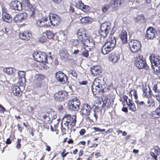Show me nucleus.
I'll return each mask as SVG.
<instances>
[{"mask_svg": "<svg viewBox=\"0 0 160 160\" xmlns=\"http://www.w3.org/2000/svg\"><path fill=\"white\" fill-rule=\"evenodd\" d=\"M75 6L77 8L81 9L85 12L87 13L89 12V7L84 5L81 1H78L76 3Z\"/></svg>", "mask_w": 160, "mask_h": 160, "instance_id": "nucleus-17", "label": "nucleus"}, {"mask_svg": "<svg viewBox=\"0 0 160 160\" xmlns=\"http://www.w3.org/2000/svg\"><path fill=\"white\" fill-rule=\"evenodd\" d=\"M52 39H53V40H54L55 41H60L59 38V36L57 35V34L56 33L54 34Z\"/></svg>", "mask_w": 160, "mask_h": 160, "instance_id": "nucleus-58", "label": "nucleus"}, {"mask_svg": "<svg viewBox=\"0 0 160 160\" xmlns=\"http://www.w3.org/2000/svg\"><path fill=\"white\" fill-rule=\"evenodd\" d=\"M147 103V106L150 108H155V101L153 99H148Z\"/></svg>", "mask_w": 160, "mask_h": 160, "instance_id": "nucleus-34", "label": "nucleus"}, {"mask_svg": "<svg viewBox=\"0 0 160 160\" xmlns=\"http://www.w3.org/2000/svg\"><path fill=\"white\" fill-rule=\"evenodd\" d=\"M93 129L95 132H102L105 131V129H101L97 127H94L93 128Z\"/></svg>", "mask_w": 160, "mask_h": 160, "instance_id": "nucleus-56", "label": "nucleus"}, {"mask_svg": "<svg viewBox=\"0 0 160 160\" xmlns=\"http://www.w3.org/2000/svg\"><path fill=\"white\" fill-rule=\"evenodd\" d=\"M154 152L151 151L150 154L154 160H158V156L160 154V148L158 146H155L153 148Z\"/></svg>", "mask_w": 160, "mask_h": 160, "instance_id": "nucleus-19", "label": "nucleus"}, {"mask_svg": "<svg viewBox=\"0 0 160 160\" xmlns=\"http://www.w3.org/2000/svg\"><path fill=\"white\" fill-rule=\"evenodd\" d=\"M49 114V113L47 111H44L42 112L41 115V119L44 123H48L51 122Z\"/></svg>", "mask_w": 160, "mask_h": 160, "instance_id": "nucleus-21", "label": "nucleus"}, {"mask_svg": "<svg viewBox=\"0 0 160 160\" xmlns=\"http://www.w3.org/2000/svg\"><path fill=\"white\" fill-rule=\"evenodd\" d=\"M151 116L154 119L159 118L160 116V103H159L158 107L155 110L152 112Z\"/></svg>", "mask_w": 160, "mask_h": 160, "instance_id": "nucleus-27", "label": "nucleus"}, {"mask_svg": "<svg viewBox=\"0 0 160 160\" xmlns=\"http://www.w3.org/2000/svg\"><path fill=\"white\" fill-rule=\"evenodd\" d=\"M128 100V103H127V105L129 107V109L132 112H135L137 110V109L132 98L129 99Z\"/></svg>", "mask_w": 160, "mask_h": 160, "instance_id": "nucleus-28", "label": "nucleus"}, {"mask_svg": "<svg viewBox=\"0 0 160 160\" xmlns=\"http://www.w3.org/2000/svg\"><path fill=\"white\" fill-rule=\"evenodd\" d=\"M45 33L44 32L42 33V35L39 38V41L41 42H45L47 41V38L45 36Z\"/></svg>", "mask_w": 160, "mask_h": 160, "instance_id": "nucleus-50", "label": "nucleus"}, {"mask_svg": "<svg viewBox=\"0 0 160 160\" xmlns=\"http://www.w3.org/2000/svg\"><path fill=\"white\" fill-rule=\"evenodd\" d=\"M48 19L46 17H43L40 19L38 20L36 22L37 25L40 27L47 28L50 27L49 22H47Z\"/></svg>", "mask_w": 160, "mask_h": 160, "instance_id": "nucleus-13", "label": "nucleus"}, {"mask_svg": "<svg viewBox=\"0 0 160 160\" xmlns=\"http://www.w3.org/2000/svg\"><path fill=\"white\" fill-rule=\"evenodd\" d=\"M113 4L115 7H118L124 2V0H113Z\"/></svg>", "mask_w": 160, "mask_h": 160, "instance_id": "nucleus-39", "label": "nucleus"}, {"mask_svg": "<svg viewBox=\"0 0 160 160\" xmlns=\"http://www.w3.org/2000/svg\"><path fill=\"white\" fill-rule=\"evenodd\" d=\"M28 17L27 14L26 12L21 13V19L25 20Z\"/></svg>", "mask_w": 160, "mask_h": 160, "instance_id": "nucleus-52", "label": "nucleus"}, {"mask_svg": "<svg viewBox=\"0 0 160 160\" xmlns=\"http://www.w3.org/2000/svg\"><path fill=\"white\" fill-rule=\"evenodd\" d=\"M86 131L84 129H81L79 132V133L81 136H83L86 133Z\"/></svg>", "mask_w": 160, "mask_h": 160, "instance_id": "nucleus-60", "label": "nucleus"}, {"mask_svg": "<svg viewBox=\"0 0 160 160\" xmlns=\"http://www.w3.org/2000/svg\"><path fill=\"white\" fill-rule=\"evenodd\" d=\"M20 14L17 15L14 18V21L16 23H18L20 21Z\"/></svg>", "mask_w": 160, "mask_h": 160, "instance_id": "nucleus-54", "label": "nucleus"}, {"mask_svg": "<svg viewBox=\"0 0 160 160\" xmlns=\"http://www.w3.org/2000/svg\"><path fill=\"white\" fill-rule=\"evenodd\" d=\"M4 71L8 75H12L14 73L13 69L11 68H5L4 69Z\"/></svg>", "mask_w": 160, "mask_h": 160, "instance_id": "nucleus-40", "label": "nucleus"}, {"mask_svg": "<svg viewBox=\"0 0 160 160\" xmlns=\"http://www.w3.org/2000/svg\"><path fill=\"white\" fill-rule=\"evenodd\" d=\"M138 21L141 22L143 23L146 21V19L143 15H140L138 16L137 18Z\"/></svg>", "mask_w": 160, "mask_h": 160, "instance_id": "nucleus-47", "label": "nucleus"}, {"mask_svg": "<svg viewBox=\"0 0 160 160\" xmlns=\"http://www.w3.org/2000/svg\"><path fill=\"white\" fill-rule=\"evenodd\" d=\"M129 96L132 99V96H133L135 100H137L138 99V96L137 91L136 89H133L130 90L129 92Z\"/></svg>", "mask_w": 160, "mask_h": 160, "instance_id": "nucleus-33", "label": "nucleus"}, {"mask_svg": "<svg viewBox=\"0 0 160 160\" xmlns=\"http://www.w3.org/2000/svg\"><path fill=\"white\" fill-rule=\"evenodd\" d=\"M152 68L154 74L157 75H160V65L152 66Z\"/></svg>", "mask_w": 160, "mask_h": 160, "instance_id": "nucleus-36", "label": "nucleus"}, {"mask_svg": "<svg viewBox=\"0 0 160 160\" xmlns=\"http://www.w3.org/2000/svg\"><path fill=\"white\" fill-rule=\"evenodd\" d=\"M110 8V6L109 5H105L102 7V10L103 12H106L108 11Z\"/></svg>", "mask_w": 160, "mask_h": 160, "instance_id": "nucleus-51", "label": "nucleus"}, {"mask_svg": "<svg viewBox=\"0 0 160 160\" xmlns=\"http://www.w3.org/2000/svg\"><path fill=\"white\" fill-rule=\"evenodd\" d=\"M41 52H38L37 51H35L33 53L32 56L34 59L36 61H39Z\"/></svg>", "mask_w": 160, "mask_h": 160, "instance_id": "nucleus-38", "label": "nucleus"}, {"mask_svg": "<svg viewBox=\"0 0 160 160\" xmlns=\"http://www.w3.org/2000/svg\"><path fill=\"white\" fill-rule=\"evenodd\" d=\"M98 32L101 36L103 38H105L107 36L109 33L105 31L102 30L100 28V30L98 31Z\"/></svg>", "mask_w": 160, "mask_h": 160, "instance_id": "nucleus-43", "label": "nucleus"}, {"mask_svg": "<svg viewBox=\"0 0 160 160\" xmlns=\"http://www.w3.org/2000/svg\"><path fill=\"white\" fill-rule=\"evenodd\" d=\"M21 72H22V75H21V86L23 85L24 83H25L26 81V78H25V73L22 71H21Z\"/></svg>", "mask_w": 160, "mask_h": 160, "instance_id": "nucleus-44", "label": "nucleus"}, {"mask_svg": "<svg viewBox=\"0 0 160 160\" xmlns=\"http://www.w3.org/2000/svg\"><path fill=\"white\" fill-rule=\"evenodd\" d=\"M92 74L93 76H100L102 72V69L99 65L93 66L90 69Z\"/></svg>", "mask_w": 160, "mask_h": 160, "instance_id": "nucleus-14", "label": "nucleus"}, {"mask_svg": "<svg viewBox=\"0 0 160 160\" xmlns=\"http://www.w3.org/2000/svg\"><path fill=\"white\" fill-rule=\"evenodd\" d=\"M69 12L72 13L75 11L74 8L72 6H70L69 9Z\"/></svg>", "mask_w": 160, "mask_h": 160, "instance_id": "nucleus-64", "label": "nucleus"}, {"mask_svg": "<svg viewBox=\"0 0 160 160\" xmlns=\"http://www.w3.org/2000/svg\"><path fill=\"white\" fill-rule=\"evenodd\" d=\"M134 64L139 69H144L148 70L149 68L146 62V60L143 58L142 55L138 54L134 57Z\"/></svg>", "mask_w": 160, "mask_h": 160, "instance_id": "nucleus-3", "label": "nucleus"}, {"mask_svg": "<svg viewBox=\"0 0 160 160\" xmlns=\"http://www.w3.org/2000/svg\"><path fill=\"white\" fill-rule=\"evenodd\" d=\"M154 97L155 98L156 100L160 102V94L159 93L156 94L154 96Z\"/></svg>", "mask_w": 160, "mask_h": 160, "instance_id": "nucleus-61", "label": "nucleus"}, {"mask_svg": "<svg viewBox=\"0 0 160 160\" xmlns=\"http://www.w3.org/2000/svg\"><path fill=\"white\" fill-rule=\"evenodd\" d=\"M56 78L57 81L62 84L68 81V78L64 73L61 71H58L56 73Z\"/></svg>", "mask_w": 160, "mask_h": 160, "instance_id": "nucleus-11", "label": "nucleus"}, {"mask_svg": "<svg viewBox=\"0 0 160 160\" xmlns=\"http://www.w3.org/2000/svg\"><path fill=\"white\" fill-rule=\"evenodd\" d=\"M84 48L85 50L82 52L81 55L83 57L87 58L89 56L88 51L85 48Z\"/></svg>", "mask_w": 160, "mask_h": 160, "instance_id": "nucleus-49", "label": "nucleus"}, {"mask_svg": "<svg viewBox=\"0 0 160 160\" xmlns=\"http://www.w3.org/2000/svg\"><path fill=\"white\" fill-rule=\"evenodd\" d=\"M27 7L30 10V16L34 18L35 17L36 12L35 8L33 7V6L31 4H30Z\"/></svg>", "mask_w": 160, "mask_h": 160, "instance_id": "nucleus-32", "label": "nucleus"}, {"mask_svg": "<svg viewBox=\"0 0 160 160\" xmlns=\"http://www.w3.org/2000/svg\"><path fill=\"white\" fill-rule=\"evenodd\" d=\"M83 45L84 47L88 48L90 51L93 50L95 48L94 42L91 37H88L86 42V44Z\"/></svg>", "mask_w": 160, "mask_h": 160, "instance_id": "nucleus-18", "label": "nucleus"}, {"mask_svg": "<svg viewBox=\"0 0 160 160\" xmlns=\"http://www.w3.org/2000/svg\"><path fill=\"white\" fill-rule=\"evenodd\" d=\"M116 45L115 37H109L101 49L102 53L103 55L109 53L112 51Z\"/></svg>", "mask_w": 160, "mask_h": 160, "instance_id": "nucleus-2", "label": "nucleus"}, {"mask_svg": "<svg viewBox=\"0 0 160 160\" xmlns=\"http://www.w3.org/2000/svg\"><path fill=\"white\" fill-rule=\"evenodd\" d=\"M90 18L88 17H82L80 20L81 23L82 24H86L88 23L90 20Z\"/></svg>", "mask_w": 160, "mask_h": 160, "instance_id": "nucleus-41", "label": "nucleus"}, {"mask_svg": "<svg viewBox=\"0 0 160 160\" xmlns=\"http://www.w3.org/2000/svg\"><path fill=\"white\" fill-rule=\"evenodd\" d=\"M72 42L74 46H77L80 43V42L78 40V38L77 39H73L72 41Z\"/></svg>", "mask_w": 160, "mask_h": 160, "instance_id": "nucleus-57", "label": "nucleus"}, {"mask_svg": "<svg viewBox=\"0 0 160 160\" xmlns=\"http://www.w3.org/2000/svg\"><path fill=\"white\" fill-rule=\"evenodd\" d=\"M153 90L156 92L160 93V82L155 84L154 86Z\"/></svg>", "mask_w": 160, "mask_h": 160, "instance_id": "nucleus-45", "label": "nucleus"}, {"mask_svg": "<svg viewBox=\"0 0 160 160\" xmlns=\"http://www.w3.org/2000/svg\"><path fill=\"white\" fill-rule=\"evenodd\" d=\"M52 16L49 15L50 27L52 26H55L59 24L61 22V18L58 15L54 14H51Z\"/></svg>", "mask_w": 160, "mask_h": 160, "instance_id": "nucleus-9", "label": "nucleus"}, {"mask_svg": "<svg viewBox=\"0 0 160 160\" xmlns=\"http://www.w3.org/2000/svg\"><path fill=\"white\" fill-rule=\"evenodd\" d=\"M86 32L85 30L83 28L79 29L77 32L78 40L80 42V43L83 45L86 44V42L88 38Z\"/></svg>", "mask_w": 160, "mask_h": 160, "instance_id": "nucleus-6", "label": "nucleus"}, {"mask_svg": "<svg viewBox=\"0 0 160 160\" xmlns=\"http://www.w3.org/2000/svg\"><path fill=\"white\" fill-rule=\"evenodd\" d=\"M2 19L4 21L10 23L12 20L11 16L9 14L6 9L2 8Z\"/></svg>", "mask_w": 160, "mask_h": 160, "instance_id": "nucleus-15", "label": "nucleus"}, {"mask_svg": "<svg viewBox=\"0 0 160 160\" xmlns=\"http://www.w3.org/2000/svg\"><path fill=\"white\" fill-rule=\"evenodd\" d=\"M135 102L137 104L138 106H141L142 105H145V104L143 101H140L138 99L135 101Z\"/></svg>", "mask_w": 160, "mask_h": 160, "instance_id": "nucleus-55", "label": "nucleus"}, {"mask_svg": "<svg viewBox=\"0 0 160 160\" xmlns=\"http://www.w3.org/2000/svg\"><path fill=\"white\" fill-rule=\"evenodd\" d=\"M98 110L100 111V110L97 107L93 109L94 113H93V115L94 117L95 118L96 120L97 119L98 117V113L99 112Z\"/></svg>", "mask_w": 160, "mask_h": 160, "instance_id": "nucleus-48", "label": "nucleus"}, {"mask_svg": "<svg viewBox=\"0 0 160 160\" xmlns=\"http://www.w3.org/2000/svg\"><path fill=\"white\" fill-rule=\"evenodd\" d=\"M68 92L64 90L58 91L54 95V99L59 102L64 101L68 98Z\"/></svg>", "mask_w": 160, "mask_h": 160, "instance_id": "nucleus-7", "label": "nucleus"}, {"mask_svg": "<svg viewBox=\"0 0 160 160\" xmlns=\"http://www.w3.org/2000/svg\"><path fill=\"white\" fill-rule=\"evenodd\" d=\"M22 2L21 3V10L23 9H25L26 8L31 4L29 0H22Z\"/></svg>", "mask_w": 160, "mask_h": 160, "instance_id": "nucleus-31", "label": "nucleus"}, {"mask_svg": "<svg viewBox=\"0 0 160 160\" xmlns=\"http://www.w3.org/2000/svg\"><path fill=\"white\" fill-rule=\"evenodd\" d=\"M128 45L130 51L136 53L142 51L141 44L140 42L136 40H131L129 42Z\"/></svg>", "mask_w": 160, "mask_h": 160, "instance_id": "nucleus-4", "label": "nucleus"}, {"mask_svg": "<svg viewBox=\"0 0 160 160\" xmlns=\"http://www.w3.org/2000/svg\"><path fill=\"white\" fill-rule=\"evenodd\" d=\"M13 93L16 96L19 97L20 88L17 86H15L13 87L12 88Z\"/></svg>", "mask_w": 160, "mask_h": 160, "instance_id": "nucleus-37", "label": "nucleus"}, {"mask_svg": "<svg viewBox=\"0 0 160 160\" xmlns=\"http://www.w3.org/2000/svg\"><path fill=\"white\" fill-rule=\"evenodd\" d=\"M20 4L18 1H12L10 3V7L12 9L14 10L19 11L18 9L19 4Z\"/></svg>", "mask_w": 160, "mask_h": 160, "instance_id": "nucleus-30", "label": "nucleus"}, {"mask_svg": "<svg viewBox=\"0 0 160 160\" xmlns=\"http://www.w3.org/2000/svg\"><path fill=\"white\" fill-rule=\"evenodd\" d=\"M52 57L49 56L48 57V59H47V62H46V64H52Z\"/></svg>", "mask_w": 160, "mask_h": 160, "instance_id": "nucleus-62", "label": "nucleus"}, {"mask_svg": "<svg viewBox=\"0 0 160 160\" xmlns=\"http://www.w3.org/2000/svg\"><path fill=\"white\" fill-rule=\"evenodd\" d=\"M22 38L21 39L25 40H28L30 39L32 34L31 32L28 31H24L22 33L21 35Z\"/></svg>", "mask_w": 160, "mask_h": 160, "instance_id": "nucleus-26", "label": "nucleus"}, {"mask_svg": "<svg viewBox=\"0 0 160 160\" xmlns=\"http://www.w3.org/2000/svg\"><path fill=\"white\" fill-rule=\"evenodd\" d=\"M100 28L102 30L109 32L111 28V24L107 22H103L101 24Z\"/></svg>", "mask_w": 160, "mask_h": 160, "instance_id": "nucleus-24", "label": "nucleus"}, {"mask_svg": "<svg viewBox=\"0 0 160 160\" xmlns=\"http://www.w3.org/2000/svg\"><path fill=\"white\" fill-rule=\"evenodd\" d=\"M48 55L44 52H41L40 58V60H39V62L41 63L40 65H41V69H47V66H46V62H47Z\"/></svg>", "mask_w": 160, "mask_h": 160, "instance_id": "nucleus-12", "label": "nucleus"}, {"mask_svg": "<svg viewBox=\"0 0 160 160\" xmlns=\"http://www.w3.org/2000/svg\"><path fill=\"white\" fill-rule=\"evenodd\" d=\"M92 90L93 93L94 95L98 94L101 92H102V93H104L105 92L104 89H102L101 87L94 85L93 84L92 86Z\"/></svg>", "mask_w": 160, "mask_h": 160, "instance_id": "nucleus-22", "label": "nucleus"}, {"mask_svg": "<svg viewBox=\"0 0 160 160\" xmlns=\"http://www.w3.org/2000/svg\"><path fill=\"white\" fill-rule=\"evenodd\" d=\"M35 85L37 88H40L41 87H44L45 85V81L35 82Z\"/></svg>", "mask_w": 160, "mask_h": 160, "instance_id": "nucleus-42", "label": "nucleus"}, {"mask_svg": "<svg viewBox=\"0 0 160 160\" xmlns=\"http://www.w3.org/2000/svg\"><path fill=\"white\" fill-rule=\"evenodd\" d=\"M80 104L79 100L77 98H72L68 102V108L71 111H78L80 109Z\"/></svg>", "mask_w": 160, "mask_h": 160, "instance_id": "nucleus-5", "label": "nucleus"}, {"mask_svg": "<svg viewBox=\"0 0 160 160\" xmlns=\"http://www.w3.org/2000/svg\"><path fill=\"white\" fill-rule=\"evenodd\" d=\"M119 37L123 44H126L127 42V33L126 30L122 31L119 35Z\"/></svg>", "mask_w": 160, "mask_h": 160, "instance_id": "nucleus-25", "label": "nucleus"}, {"mask_svg": "<svg viewBox=\"0 0 160 160\" xmlns=\"http://www.w3.org/2000/svg\"><path fill=\"white\" fill-rule=\"evenodd\" d=\"M70 74L75 78H76L78 77V75L77 72L74 70H71Z\"/></svg>", "mask_w": 160, "mask_h": 160, "instance_id": "nucleus-53", "label": "nucleus"}, {"mask_svg": "<svg viewBox=\"0 0 160 160\" xmlns=\"http://www.w3.org/2000/svg\"><path fill=\"white\" fill-rule=\"evenodd\" d=\"M6 111L5 108L1 105H0V112L1 113H4Z\"/></svg>", "mask_w": 160, "mask_h": 160, "instance_id": "nucleus-63", "label": "nucleus"}, {"mask_svg": "<svg viewBox=\"0 0 160 160\" xmlns=\"http://www.w3.org/2000/svg\"><path fill=\"white\" fill-rule=\"evenodd\" d=\"M157 34V31L152 27H149L146 31L145 37L148 39H152L155 38Z\"/></svg>", "mask_w": 160, "mask_h": 160, "instance_id": "nucleus-10", "label": "nucleus"}, {"mask_svg": "<svg viewBox=\"0 0 160 160\" xmlns=\"http://www.w3.org/2000/svg\"><path fill=\"white\" fill-rule=\"evenodd\" d=\"M149 58L152 64L153 63L155 65H160V57L152 54Z\"/></svg>", "mask_w": 160, "mask_h": 160, "instance_id": "nucleus-20", "label": "nucleus"}, {"mask_svg": "<svg viewBox=\"0 0 160 160\" xmlns=\"http://www.w3.org/2000/svg\"><path fill=\"white\" fill-rule=\"evenodd\" d=\"M108 58L110 61L115 63L118 62L120 59V55L118 53L112 52L109 55Z\"/></svg>", "mask_w": 160, "mask_h": 160, "instance_id": "nucleus-16", "label": "nucleus"}, {"mask_svg": "<svg viewBox=\"0 0 160 160\" xmlns=\"http://www.w3.org/2000/svg\"><path fill=\"white\" fill-rule=\"evenodd\" d=\"M142 91L143 93V95L144 97H146L148 99L150 98L153 95L151 89L149 88V89L146 88H143Z\"/></svg>", "mask_w": 160, "mask_h": 160, "instance_id": "nucleus-23", "label": "nucleus"}, {"mask_svg": "<svg viewBox=\"0 0 160 160\" xmlns=\"http://www.w3.org/2000/svg\"><path fill=\"white\" fill-rule=\"evenodd\" d=\"M103 81V80L101 77H97L94 80L93 84H94V85L100 86L102 87Z\"/></svg>", "mask_w": 160, "mask_h": 160, "instance_id": "nucleus-29", "label": "nucleus"}, {"mask_svg": "<svg viewBox=\"0 0 160 160\" xmlns=\"http://www.w3.org/2000/svg\"><path fill=\"white\" fill-rule=\"evenodd\" d=\"M15 144L16 145V148H17L18 149L20 148V139H18L16 143Z\"/></svg>", "mask_w": 160, "mask_h": 160, "instance_id": "nucleus-59", "label": "nucleus"}, {"mask_svg": "<svg viewBox=\"0 0 160 160\" xmlns=\"http://www.w3.org/2000/svg\"><path fill=\"white\" fill-rule=\"evenodd\" d=\"M45 33V35H47V38L49 39L52 38L54 34L52 31L50 30L47 31Z\"/></svg>", "mask_w": 160, "mask_h": 160, "instance_id": "nucleus-46", "label": "nucleus"}, {"mask_svg": "<svg viewBox=\"0 0 160 160\" xmlns=\"http://www.w3.org/2000/svg\"><path fill=\"white\" fill-rule=\"evenodd\" d=\"M45 78L44 76L42 74H38L36 75L35 77L34 81L35 82H38L44 81Z\"/></svg>", "mask_w": 160, "mask_h": 160, "instance_id": "nucleus-35", "label": "nucleus"}, {"mask_svg": "<svg viewBox=\"0 0 160 160\" xmlns=\"http://www.w3.org/2000/svg\"><path fill=\"white\" fill-rule=\"evenodd\" d=\"M77 122L76 115H72L66 113L63 118V125H61V129L63 134H66L67 130H69L75 126Z\"/></svg>", "mask_w": 160, "mask_h": 160, "instance_id": "nucleus-1", "label": "nucleus"}, {"mask_svg": "<svg viewBox=\"0 0 160 160\" xmlns=\"http://www.w3.org/2000/svg\"><path fill=\"white\" fill-rule=\"evenodd\" d=\"M92 108L91 106L88 103L83 104L82 106L80 113L82 116L87 117L89 118V116L91 113Z\"/></svg>", "mask_w": 160, "mask_h": 160, "instance_id": "nucleus-8", "label": "nucleus"}]
</instances>
